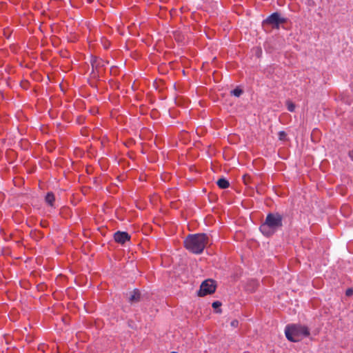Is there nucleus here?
I'll return each instance as SVG.
<instances>
[{
  "label": "nucleus",
  "instance_id": "a878e982",
  "mask_svg": "<svg viewBox=\"0 0 353 353\" xmlns=\"http://www.w3.org/2000/svg\"><path fill=\"white\" fill-rule=\"evenodd\" d=\"M171 353H178V352H172Z\"/></svg>",
  "mask_w": 353,
  "mask_h": 353
},
{
  "label": "nucleus",
  "instance_id": "6ab92c4d",
  "mask_svg": "<svg viewBox=\"0 0 353 353\" xmlns=\"http://www.w3.org/2000/svg\"><path fill=\"white\" fill-rule=\"evenodd\" d=\"M348 157L350 158V159L353 161V149L350 150L348 152Z\"/></svg>",
  "mask_w": 353,
  "mask_h": 353
},
{
  "label": "nucleus",
  "instance_id": "ddd939ff",
  "mask_svg": "<svg viewBox=\"0 0 353 353\" xmlns=\"http://www.w3.org/2000/svg\"><path fill=\"white\" fill-rule=\"evenodd\" d=\"M221 303L219 301H214L212 304V307L214 309L216 312L221 313V310L220 309V307L221 306Z\"/></svg>",
  "mask_w": 353,
  "mask_h": 353
},
{
  "label": "nucleus",
  "instance_id": "20e7f679",
  "mask_svg": "<svg viewBox=\"0 0 353 353\" xmlns=\"http://www.w3.org/2000/svg\"><path fill=\"white\" fill-rule=\"evenodd\" d=\"M287 19L281 17L279 12H274L263 21V26L265 28L270 27L279 29L280 26L285 23Z\"/></svg>",
  "mask_w": 353,
  "mask_h": 353
},
{
  "label": "nucleus",
  "instance_id": "4468645a",
  "mask_svg": "<svg viewBox=\"0 0 353 353\" xmlns=\"http://www.w3.org/2000/svg\"><path fill=\"white\" fill-rule=\"evenodd\" d=\"M252 51L253 53L255 54L256 57H257L258 58L261 57V54H262V49L260 46H256V47H254L252 49Z\"/></svg>",
  "mask_w": 353,
  "mask_h": 353
},
{
  "label": "nucleus",
  "instance_id": "b1692460",
  "mask_svg": "<svg viewBox=\"0 0 353 353\" xmlns=\"http://www.w3.org/2000/svg\"><path fill=\"white\" fill-rule=\"evenodd\" d=\"M105 46V49H108L110 46Z\"/></svg>",
  "mask_w": 353,
  "mask_h": 353
},
{
  "label": "nucleus",
  "instance_id": "0eeeda50",
  "mask_svg": "<svg viewBox=\"0 0 353 353\" xmlns=\"http://www.w3.org/2000/svg\"><path fill=\"white\" fill-rule=\"evenodd\" d=\"M114 240L117 243L121 245L125 244L127 241H129L131 239V236L127 232L123 231H117L114 235Z\"/></svg>",
  "mask_w": 353,
  "mask_h": 353
},
{
  "label": "nucleus",
  "instance_id": "423d86ee",
  "mask_svg": "<svg viewBox=\"0 0 353 353\" xmlns=\"http://www.w3.org/2000/svg\"><path fill=\"white\" fill-rule=\"evenodd\" d=\"M90 63L92 65V72L90 74L92 75L93 79L99 80V74L95 72V70H97L99 68L104 67L105 63L102 59H100L97 56L90 54Z\"/></svg>",
  "mask_w": 353,
  "mask_h": 353
},
{
  "label": "nucleus",
  "instance_id": "aec40b11",
  "mask_svg": "<svg viewBox=\"0 0 353 353\" xmlns=\"http://www.w3.org/2000/svg\"><path fill=\"white\" fill-rule=\"evenodd\" d=\"M128 326H129V327H130L131 328H133V329H136V327H134V326L133 325V323H133V321H131V320L128 321Z\"/></svg>",
  "mask_w": 353,
  "mask_h": 353
},
{
  "label": "nucleus",
  "instance_id": "f03ea898",
  "mask_svg": "<svg viewBox=\"0 0 353 353\" xmlns=\"http://www.w3.org/2000/svg\"><path fill=\"white\" fill-rule=\"evenodd\" d=\"M209 242V237L205 233L189 234L184 240V247L195 254H201Z\"/></svg>",
  "mask_w": 353,
  "mask_h": 353
},
{
  "label": "nucleus",
  "instance_id": "2eb2a0df",
  "mask_svg": "<svg viewBox=\"0 0 353 353\" xmlns=\"http://www.w3.org/2000/svg\"><path fill=\"white\" fill-rule=\"evenodd\" d=\"M287 109L289 112H293L295 110V105L290 100L286 101Z\"/></svg>",
  "mask_w": 353,
  "mask_h": 353
},
{
  "label": "nucleus",
  "instance_id": "1a4fd4ad",
  "mask_svg": "<svg viewBox=\"0 0 353 353\" xmlns=\"http://www.w3.org/2000/svg\"><path fill=\"white\" fill-rule=\"evenodd\" d=\"M46 203L50 207H54L55 196L52 192H48L45 196Z\"/></svg>",
  "mask_w": 353,
  "mask_h": 353
},
{
  "label": "nucleus",
  "instance_id": "393cba45",
  "mask_svg": "<svg viewBox=\"0 0 353 353\" xmlns=\"http://www.w3.org/2000/svg\"><path fill=\"white\" fill-rule=\"evenodd\" d=\"M90 84L91 86L94 87V85L92 83H90Z\"/></svg>",
  "mask_w": 353,
  "mask_h": 353
},
{
  "label": "nucleus",
  "instance_id": "6e6552de",
  "mask_svg": "<svg viewBox=\"0 0 353 353\" xmlns=\"http://www.w3.org/2000/svg\"><path fill=\"white\" fill-rule=\"evenodd\" d=\"M142 298L143 295L141 291L139 289L135 288L133 290V291L130 292V296L128 297V302L131 305H134L135 303L140 302L142 300Z\"/></svg>",
  "mask_w": 353,
  "mask_h": 353
},
{
  "label": "nucleus",
  "instance_id": "9b49d317",
  "mask_svg": "<svg viewBox=\"0 0 353 353\" xmlns=\"http://www.w3.org/2000/svg\"><path fill=\"white\" fill-rule=\"evenodd\" d=\"M257 282L256 281H250L246 285V290L250 292H254L257 288Z\"/></svg>",
  "mask_w": 353,
  "mask_h": 353
},
{
  "label": "nucleus",
  "instance_id": "f3484780",
  "mask_svg": "<svg viewBox=\"0 0 353 353\" xmlns=\"http://www.w3.org/2000/svg\"><path fill=\"white\" fill-rule=\"evenodd\" d=\"M345 295L347 296H351L353 295V288H348L345 291Z\"/></svg>",
  "mask_w": 353,
  "mask_h": 353
},
{
  "label": "nucleus",
  "instance_id": "f257e3e1",
  "mask_svg": "<svg viewBox=\"0 0 353 353\" xmlns=\"http://www.w3.org/2000/svg\"><path fill=\"white\" fill-rule=\"evenodd\" d=\"M284 216L279 212H269L259 226V230L265 237H271L283 228Z\"/></svg>",
  "mask_w": 353,
  "mask_h": 353
},
{
  "label": "nucleus",
  "instance_id": "5701e85b",
  "mask_svg": "<svg viewBox=\"0 0 353 353\" xmlns=\"http://www.w3.org/2000/svg\"><path fill=\"white\" fill-rule=\"evenodd\" d=\"M66 54H67V52H65L64 53V54H63L62 56H63V57H67Z\"/></svg>",
  "mask_w": 353,
  "mask_h": 353
},
{
  "label": "nucleus",
  "instance_id": "f8f14e48",
  "mask_svg": "<svg viewBox=\"0 0 353 353\" xmlns=\"http://www.w3.org/2000/svg\"><path fill=\"white\" fill-rule=\"evenodd\" d=\"M243 93V90L239 86H236L234 89L230 91V95L236 97H240Z\"/></svg>",
  "mask_w": 353,
  "mask_h": 353
},
{
  "label": "nucleus",
  "instance_id": "39448f33",
  "mask_svg": "<svg viewBox=\"0 0 353 353\" xmlns=\"http://www.w3.org/2000/svg\"><path fill=\"white\" fill-rule=\"evenodd\" d=\"M216 284L215 281L208 279L203 281L199 290L197 291V295L200 297H203L208 294H212L216 291Z\"/></svg>",
  "mask_w": 353,
  "mask_h": 353
},
{
  "label": "nucleus",
  "instance_id": "412c9836",
  "mask_svg": "<svg viewBox=\"0 0 353 353\" xmlns=\"http://www.w3.org/2000/svg\"><path fill=\"white\" fill-rule=\"evenodd\" d=\"M47 225H48V223H47V222H46V221H41V225L43 228H46V227H47Z\"/></svg>",
  "mask_w": 353,
  "mask_h": 353
},
{
  "label": "nucleus",
  "instance_id": "4be33fe9",
  "mask_svg": "<svg viewBox=\"0 0 353 353\" xmlns=\"http://www.w3.org/2000/svg\"><path fill=\"white\" fill-rule=\"evenodd\" d=\"M124 46V48H125V50H129V48H128V46L125 45V46Z\"/></svg>",
  "mask_w": 353,
  "mask_h": 353
},
{
  "label": "nucleus",
  "instance_id": "7ed1b4c3",
  "mask_svg": "<svg viewBox=\"0 0 353 353\" xmlns=\"http://www.w3.org/2000/svg\"><path fill=\"white\" fill-rule=\"evenodd\" d=\"M310 334V329L304 325L292 323L287 325L285 327V337L291 342H299L303 338L308 337Z\"/></svg>",
  "mask_w": 353,
  "mask_h": 353
},
{
  "label": "nucleus",
  "instance_id": "a211bd4d",
  "mask_svg": "<svg viewBox=\"0 0 353 353\" xmlns=\"http://www.w3.org/2000/svg\"><path fill=\"white\" fill-rule=\"evenodd\" d=\"M230 325L233 327H236L239 325V321L237 320L234 319L231 321Z\"/></svg>",
  "mask_w": 353,
  "mask_h": 353
},
{
  "label": "nucleus",
  "instance_id": "9d476101",
  "mask_svg": "<svg viewBox=\"0 0 353 353\" xmlns=\"http://www.w3.org/2000/svg\"><path fill=\"white\" fill-rule=\"evenodd\" d=\"M216 185L221 189H226L230 186V182L225 177H221L217 180Z\"/></svg>",
  "mask_w": 353,
  "mask_h": 353
},
{
  "label": "nucleus",
  "instance_id": "dca6fc26",
  "mask_svg": "<svg viewBox=\"0 0 353 353\" xmlns=\"http://www.w3.org/2000/svg\"><path fill=\"white\" fill-rule=\"evenodd\" d=\"M279 139L281 141H285L287 139V133L285 131H279L278 132Z\"/></svg>",
  "mask_w": 353,
  "mask_h": 353
}]
</instances>
